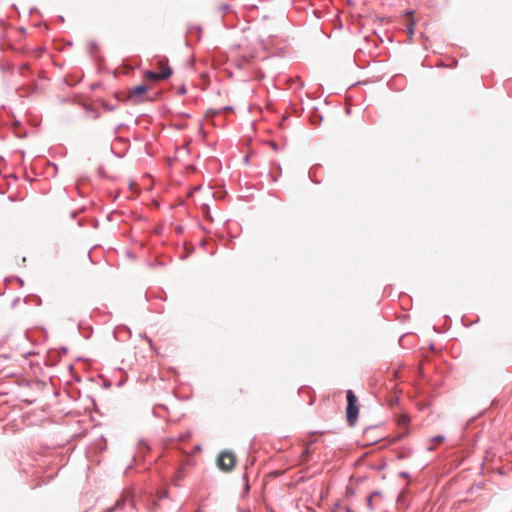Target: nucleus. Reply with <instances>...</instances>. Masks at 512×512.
Instances as JSON below:
<instances>
[{
	"mask_svg": "<svg viewBox=\"0 0 512 512\" xmlns=\"http://www.w3.org/2000/svg\"><path fill=\"white\" fill-rule=\"evenodd\" d=\"M359 407L357 405V397L352 390L347 391V407L346 416L350 426H354L358 419Z\"/></svg>",
	"mask_w": 512,
	"mask_h": 512,
	"instance_id": "f257e3e1",
	"label": "nucleus"
},
{
	"mask_svg": "<svg viewBox=\"0 0 512 512\" xmlns=\"http://www.w3.org/2000/svg\"><path fill=\"white\" fill-rule=\"evenodd\" d=\"M236 464V457L229 451H223L217 458V465L219 469L224 472L231 471Z\"/></svg>",
	"mask_w": 512,
	"mask_h": 512,
	"instance_id": "f03ea898",
	"label": "nucleus"
},
{
	"mask_svg": "<svg viewBox=\"0 0 512 512\" xmlns=\"http://www.w3.org/2000/svg\"><path fill=\"white\" fill-rule=\"evenodd\" d=\"M147 91L148 86L145 84L135 86L129 91L128 98L133 104L144 102L148 99Z\"/></svg>",
	"mask_w": 512,
	"mask_h": 512,
	"instance_id": "7ed1b4c3",
	"label": "nucleus"
},
{
	"mask_svg": "<svg viewBox=\"0 0 512 512\" xmlns=\"http://www.w3.org/2000/svg\"><path fill=\"white\" fill-rule=\"evenodd\" d=\"M171 74H172L171 68L169 66H163V72H154V71L147 70L144 73V77L147 80L159 81V80L167 79L168 77H170Z\"/></svg>",
	"mask_w": 512,
	"mask_h": 512,
	"instance_id": "20e7f679",
	"label": "nucleus"
},
{
	"mask_svg": "<svg viewBox=\"0 0 512 512\" xmlns=\"http://www.w3.org/2000/svg\"><path fill=\"white\" fill-rule=\"evenodd\" d=\"M185 476V472H184V468L183 467H180L176 473L174 474V477H173V484L175 486H178L179 482L184 478Z\"/></svg>",
	"mask_w": 512,
	"mask_h": 512,
	"instance_id": "39448f33",
	"label": "nucleus"
},
{
	"mask_svg": "<svg viewBox=\"0 0 512 512\" xmlns=\"http://www.w3.org/2000/svg\"><path fill=\"white\" fill-rule=\"evenodd\" d=\"M444 440H445V437H444L443 435H437V436H435V437H432V438L430 439V442H431L433 445L429 446L427 449H428L429 451H432V450L434 449L435 445H439V444H441Z\"/></svg>",
	"mask_w": 512,
	"mask_h": 512,
	"instance_id": "423d86ee",
	"label": "nucleus"
},
{
	"mask_svg": "<svg viewBox=\"0 0 512 512\" xmlns=\"http://www.w3.org/2000/svg\"><path fill=\"white\" fill-rule=\"evenodd\" d=\"M376 496H380V493L379 492H374L372 493L368 498H367V507L370 509V510H374V506H373V498L376 497Z\"/></svg>",
	"mask_w": 512,
	"mask_h": 512,
	"instance_id": "0eeeda50",
	"label": "nucleus"
},
{
	"mask_svg": "<svg viewBox=\"0 0 512 512\" xmlns=\"http://www.w3.org/2000/svg\"><path fill=\"white\" fill-rule=\"evenodd\" d=\"M125 500L123 498H120L117 500L115 507H112L108 510V512H112L115 509L121 508L124 505Z\"/></svg>",
	"mask_w": 512,
	"mask_h": 512,
	"instance_id": "6e6552de",
	"label": "nucleus"
},
{
	"mask_svg": "<svg viewBox=\"0 0 512 512\" xmlns=\"http://www.w3.org/2000/svg\"><path fill=\"white\" fill-rule=\"evenodd\" d=\"M231 10V6L229 4H223L220 6V12L225 14Z\"/></svg>",
	"mask_w": 512,
	"mask_h": 512,
	"instance_id": "1a4fd4ad",
	"label": "nucleus"
},
{
	"mask_svg": "<svg viewBox=\"0 0 512 512\" xmlns=\"http://www.w3.org/2000/svg\"><path fill=\"white\" fill-rule=\"evenodd\" d=\"M167 496H168V492H167V490H163V491L160 493L159 498H160V499H161V498H166Z\"/></svg>",
	"mask_w": 512,
	"mask_h": 512,
	"instance_id": "9d476101",
	"label": "nucleus"
},
{
	"mask_svg": "<svg viewBox=\"0 0 512 512\" xmlns=\"http://www.w3.org/2000/svg\"><path fill=\"white\" fill-rule=\"evenodd\" d=\"M486 453H487V455L485 456L486 460H489L492 456H494V454L490 453V451H487Z\"/></svg>",
	"mask_w": 512,
	"mask_h": 512,
	"instance_id": "9b49d317",
	"label": "nucleus"
},
{
	"mask_svg": "<svg viewBox=\"0 0 512 512\" xmlns=\"http://www.w3.org/2000/svg\"><path fill=\"white\" fill-rule=\"evenodd\" d=\"M159 65H160V71L159 72H163V66H167V65L164 64L163 62H159Z\"/></svg>",
	"mask_w": 512,
	"mask_h": 512,
	"instance_id": "f8f14e48",
	"label": "nucleus"
}]
</instances>
